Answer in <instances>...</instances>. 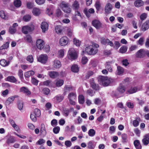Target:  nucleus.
Wrapping results in <instances>:
<instances>
[{"instance_id": "nucleus-1", "label": "nucleus", "mask_w": 149, "mask_h": 149, "mask_svg": "<svg viewBox=\"0 0 149 149\" xmlns=\"http://www.w3.org/2000/svg\"><path fill=\"white\" fill-rule=\"evenodd\" d=\"M98 47L97 44L93 43L86 47L85 51L89 55H94L97 52Z\"/></svg>"}, {"instance_id": "nucleus-2", "label": "nucleus", "mask_w": 149, "mask_h": 149, "mask_svg": "<svg viewBox=\"0 0 149 149\" xmlns=\"http://www.w3.org/2000/svg\"><path fill=\"white\" fill-rule=\"evenodd\" d=\"M98 81L104 86H107L113 81V79L109 78L107 77L100 76L97 78Z\"/></svg>"}, {"instance_id": "nucleus-3", "label": "nucleus", "mask_w": 149, "mask_h": 149, "mask_svg": "<svg viewBox=\"0 0 149 149\" xmlns=\"http://www.w3.org/2000/svg\"><path fill=\"white\" fill-rule=\"evenodd\" d=\"M68 58L71 60H75L77 58V54L73 48L70 49L68 52Z\"/></svg>"}, {"instance_id": "nucleus-4", "label": "nucleus", "mask_w": 149, "mask_h": 149, "mask_svg": "<svg viewBox=\"0 0 149 149\" xmlns=\"http://www.w3.org/2000/svg\"><path fill=\"white\" fill-rule=\"evenodd\" d=\"M34 29V26L33 24L30 26H23L22 28V31L25 34L28 33L29 31H31Z\"/></svg>"}, {"instance_id": "nucleus-5", "label": "nucleus", "mask_w": 149, "mask_h": 149, "mask_svg": "<svg viewBox=\"0 0 149 149\" xmlns=\"http://www.w3.org/2000/svg\"><path fill=\"white\" fill-rule=\"evenodd\" d=\"M48 60V56L46 54H41L38 58V60L39 62L43 64L47 62Z\"/></svg>"}, {"instance_id": "nucleus-6", "label": "nucleus", "mask_w": 149, "mask_h": 149, "mask_svg": "<svg viewBox=\"0 0 149 149\" xmlns=\"http://www.w3.org/2000/svg\"><path fill=\"white\" fill-rule=\"evenodd\" d=\"M113 8L112 5L110 3H107L104 7V11L106 13L109 14L111 13Z\"/></svg>"}, {"instance_id": "nucleus-7", "label": "nucleus", "mask_w": 149, "mask_h": 149, "mask_svg": "<svg viewBox=\"0 0 149 149\" xmlns=\"http://www.w3.org/2000/svg\"><path fill=\"white\" fill-rule=\"evenodd\" d=\"M44 42L42 40L39 39L36 41V45L38 49L41 50L44 47Z\"/></svg>"}, {"instance_id": "nucleus-8", "label": "nucleus", "mask_w": 149, "mask_h": 149, "mask_svg": "<svg viewBox=\"0 0 149 149\" xmlns=\"http://www.w3.org/2000/svg\"><path fill=\"white\" fill-rule=\"evenodd\" d=\"M146 54V52L145 50L141 49L139 50L136 53V56L138 58H143Z\"/></svg>"}, {"instance_id": "nucleus-9", "label": "nucleus", "mask_w": 149, "mask_h": 149, "mask_svg": "<svg viewBox=\"0 0 149 149\" xmlns=\"http://www.w3.org/2000/svg\"><path fill=\"white\" fill-rule=\"evenodd\" d=\"M68 42V38L66 36L62 37L60 40V44L62 46H64L67 45Z\"/></svg>"}, {"instance_id": "nucleus-10", "label": "nucleus", "mask_w": 149, "mask_h": 149, "mask_svg": "<svg viewBox=\"0 0 149 149\" xmlns=\"http://www.w3.org/2000/svg\"><path fill=\"white\" fill-rule=\"evenodd\" d=\"M92 24L96 29H98L102 26V24L98 20H94L92 21Z\"/></svg>"}, {"instance_id": "nucleus-11", "label": "nucleus", "mask_w": 149, "mask_h": 149, "mask_svg": "<svg viewBox=\"0 0 149 149\" xmlns=\"http://www.w3.org/2000/svg\"><path fill=\"white\" fill-rule=\"evenodd\" d=\"M149 28V20H147L142 24L141 29L142 31H144Z\"/></svg>"}, {"instance_id": "nucleus-12", "label": "nucleus", "mask_w": 149, "mask_h": 149, "mask_svg": "<svg viewBox=\"0 0 149 149\" xmlns=\"http://www.w3.org/2000/svg\"><path fill=\"white\" fill-rule=\"evenodd\" d=\"M41 27L42 32L45 33L48 29V24L46 22H43L41 24Z\"/></svg>"}, {"instance_id": "nucleus-13", "label": "nucleus", "mask_w": 149, "mask_h": 149, "mask_svg": "<svg viewBox=\"0 0 149 149\" xmlns=\"http://www.w3.org/2000/svg\"><path fill=\"white\" fill-rule=\"evenodd\" d=\"M53 66L54 68H59L61 66V64L60 62L58 60H55L53 63Z\"/></svg>"}, {"instance_id": "nucleus-14", "label": "nucleus", "mask_w": 149, "mask_h": 149, "mask_svg": "<svg viewBox=\"0 0 149 149\" xmlns=\"http://www.w3.org/2000/svg\"><path fill=\"white\" fill-rule=\"evenodd\" d=\"M84 12L86 15L88 17L90 16V13H93L95 12V11L94 9L92 8L88 10L87 9H85Z\"/></svg>"}, {"instance_id": "nucleus-15", "label": "nucleus", "mask_w": 149, "mask_h": 149, "mask_svg": "<svg viewBox=\"0 0 149 149\" xmlns=\"http://www.w3.org/2000/svg\"><path fill=\"white\" fill-rule=\"evenodd\" d=\"M19 91L27 95H29L31 94V92L29 91L28 88L25 87H21Z\"/></svg>"}, {"instance_id": "nucleus-16", "label": "nucleus", "mask_w": 149, "mask_h": 149, "mask_svg": "<svg viewBox=\"0 0 149 149\" xmlns=\"http://www.w3.org/2000/svg\"><path fill=\"white\" fill-rule=\"evenodd\" d=\"M48 74L50 77L53 78H56L59 75V73L57 72L54 71L49 72Z\"/></svg>"}, {"instance_id": "nucleus-17", "label": "nucleus", "mask_w": 149, "mask_h": 149, "mask_svg": "<svg viewBox=\"0 0 149 149\" xmlns=\"http://www.w3.org/2000/svg\"><path fill=\"white\" fill-rule=\"evenodd\" d=\"M17 97H18V95H15L8 98L6 101V103L7 104H10L12 103L15 100V98Z\"/></svg>"}, {"instance_id": "nucleus-18", "label": "nucleus", "mask_w": 149, "mask_h": 149, "mask_svg": "<svg viewBox=\"0 0 149 149\" xmlns=\"http://www.w3.org/2000/svg\"><path fill=\"white\" fill-rule=\"evenodd\" d=\"M40 132L41 135L45 136L47 134L45 127L44 124H42L41 125V128L40 130Z\"/></svg>"}, {"instance_id": "nucleus-19", "label": "nucleus", "mask_w": 149, "mask_h": 149, "mask_svg": "<svg viewBox=\"0 0 149 149\" xmlns=\"http://www.w3.org/2000/svg\"><path fill=\"white\" fill-rule=\"evenodd\" d=\"M92 88L95 90H98L100 89V87L98 85L96 84L94 80H93L91 83Z\"/></svg>"}, {"instance_id": "nucleus-20", "label": "nucleus", "mask_w": 149, "mask_h": 149, "mask_svg": "<svg viewBox=\"0 0 149 149\" xmlns=\"http://www.w3.org/2000/svg\"><path fill=\"white\" fill-rule=\"evenodd\" d=\"M126 88L125 87L120 84L117 88V90L120 93L122 94L124 93L125 91Z\"/></svg>"}, {"instance_id": "nucleus-21", "label": "nucleus", "mask_w": 149, "mask_h": 149, "mask_svg": "<svg viewBox=\"0 0 149 149\" xmlns=\"http://www.w3.org/2000/svg\"><path fill=\"white\" fill-rule=\"evenodd\" d=\"M134 4L136 7H139L143 5L144 2L141 0H137L134 2Z\"/></svg>"}, {"instance_id": "nucleus-22", "label": "nucleus", "mask_w": 149, "mask_h": 149, "mask_svg": "<svg viewBox=\"0 0 149 149\" xmlns=\"http://www.w3.org/2000/svg\"><path fill=\"white\" fill-rule=\"evenodd\" d=\"M0 16L2 19L5 20L7 19L8 17V15L3 10L0 11Z\"/></svg>"}, {"instance_id": "nucleus-23", "label": "nucleus", "mask_w": 149, "mask_h": 149, "mask_svg": "<svg viewBox=\"0 0 149 149\" xmlns=\"http://www.w3.org/2000/svg\"><path fill=\"white\" fill-rule=\"evenodd\" d=\"M137 91V88L136 87H131L127 91V93L131 94L136 93Z\"/></svg>"}, {"instance_id": "nucleus-24", "label": "nucleus", "mask_w": 149, "mask_h": 149, "mask_svg": "<svg viewBox=\"0 0 149 149\" xmlns=\"http://www.w3.org/2000/svg\"><path fill=\"white\" fill-rule=\"evenodd\" d=\"M72 7L73 10H78L79 7V5L78 2L76 1H75L72 4Z\"/></svg>"}, {"instance_id": "nucleus-25", "label": "nucleus", "mask_w": 149, "mask_h": 149, "mask_svg": "<svg viewBox=\"0 0 149 149\" xmlns=\"http://www.w3.org/2000/svg\"><path fill=\"white\" fill-rule=\"evenodd\" d=\"M73 90V88L70 86L66 85L64 88V93L65 95L67 92Z\"/></svg>"}, {"instance_id": "nucleus-26", "label": "nucleus", "mask_w": 149, "mask_h": 149, "mask_svg": "<svg viewBox=\"0 0 149 149\" xmlns=\"http://www.w3.org/2000/svg\"><path fill=\"white\" fill-rule=\"evenodd\" d=\"M32 13L34 15L38 16L41 13V11L38 8H34L33 9Z\"/></svg>"}, {"instance_id": "nucleus-27", "label": "nucleus", "mask_w": 149, "mask_h": 149, "mask_svg": "<svg viewBox=\"0 0 149 149\" xmlns=\"http://www.w3.org/2000/svg\"><path fill=\"white\" fill-rule=\"evenodd\" d=\"M10 63L9 61H7L4 59H1L0 61V64L3 67L8 65Z\"/></svg>"}, {"instance_id": "nucleus-28", "label": "nucleus", "mask_w": 149, "mask_h": 149, "mask_svg": "<svg viewBox=\"0 0 149 149\" xmlns=\"http://www.w3.org/2000/svg\"><path fill=\"white\" fill-rule=\"evenodd\" d=\"M134 144L136 149H141V146L139 140H135L134 141Z\"/></svg>"}, {"instance_id": "nucleus-29", "label": "nucleus", "mask_w": 149, "mask_h": 149, "mask_svg": "<svg viewBox=\"0 0 149 149\" xmlns=\"http://www.w3.org/2000/svg\"><path fill=\"white\" fill-rule=\"evenodd\" d=\"M141 119L139 117H137L136 119L133 121V125L134 127L138 126L139 124V122L140 121Z\"/></svg>"}, {"instance_id": "nucleus-30", "label": "nucleus", "mask_w": 149, "mask_h": 149, "mask_svg": "<svg viewBox=\"0 0 149 149\" xmlns=\"http://www.w3.org/2000/svg\"><path fill=\"white\" fill-rule=\"evenodd\" d=\"M69 100H75L76 98V94L74 93L71 92L68 95Z\"/></svg>"}, {"instance_id": "nucleus-31", "label": "nucleus", "mask_w": 149, "mask_h": 149, "mask_svg": "<svg viewBox=\"0 0 149 149\" xmlns=\"http://www.w3.org/2000/svg\"><path fill=\"white\" fill-rule=\"evenodd\" d=\"M71 70L74 72H77L79 71V67L77 65H72L71 68Z\"/></svg>"}, {"instance_id": "nucleus-32", "label": "nucleus", "mask_w": 149, "mask_h": 149, "mask_svg": "<svg viewBox=\"0 0 149 149\" xmlns=\"http://www.w3.org/2000/svg\"><path fill=\"white\" fill-rule=\"evenodd\" d=\"M34 74V72L33 70H30L25 73L24 76L28 78Z\"/></svg>"}, {"instance_id": "nucleus-33", "label": "nucleus", "mask_w": 149, "mask_h": 149, "mask_svg": "<svg viewBox=\"0 0 149 149\" xmlns=\"http://www.w3.org/2000/svg\"><path fill=\"white\" fill-rule=\"evenodd\" d=\"M111 62H107L106 63V68L108 70L111 72H112L113 70L111 64Z\"/></svg>"}, {"instance_id": "nucleus-34", "label": "nucleus", "mask_w": 149, "mask_h": 149, "mask_svg": "<svg viewBox=\"0 0 149 149\" xmlns=\"http://www.w3.org/2000/svg\"><path fill=\"white\" fill-rule=\"evenodd\" d=\"M117 74L118 75H120L123 74L124 72L123 69L120 66L117 67Z\"/></svg>"}, {"instance_id": "nucleus-35", "label": "nucleus", "mask_w": 149, "mask_h": 149, "mask_svg": "<svg viewBox=\"0 0 149 149\" xmlns=\"http://www.w3.org/2000/svg\"><path fill=\"white\" fill-rule=\"evenodd\" d=\"M6 80L12 82H15L17 81L15 77L12 76L8 77L7 78Z\"/></svg>"}, {"instance_id": "nucleus-36", "label": "nucleus", "mask_w": 149, "mask_h": 149, "mask_svg": "<svg viewBox=\"0 0 149 149\" xmlns=\"http://www.w3.org/2000/svg\"><path fill=\"white\" fill-rule=\"evenodd\" d=\"M31 18V16L29 15H27L24 16L23 17V20L25 22L29 21Z\"/></svg>"}, {"instance_id": "nucleus-37", "label": "nucleus", "mask_w": 149, "mask_h": 149, "mask_svg": "<svg viewBox=\"0 0 149 149\" xmlns=\"http://www.w3.org/2000/svg\"><path fill=\"white\" fill-rule=\"evenodd\" d=\"M68 5V4L66 3L65 2H62L60 4V7L63 10L64 8H66V7Z\"/></svg>"}, {"instance_id": "nucleus-38", "label": "nucleus", "mask_w": 149, "mask_h": 149, "mask_svg": "<svg viewBox=\"0 0 149 149\" xmlns=\"http://www.w3.org/2000/svg\"><path fill=\"white\" fill-rule=\"evenodd\" d=\"M14 5L17 7H20L21 5V1L20 0H15L14 2Z\"/></svg>"}, {"instance_id": "nucleus-39", "label": "nucleus", "mask_w": 149, "mask_h": 149, "mask_svg": "<svg viewBox=\"0 0 149 149\" xmlns=\"http://www.w3.org/2000/svg\"><path fill=\"white\" fill-rule=\"evenodd\" d=\"M9 42H6L5 44L3 45L0 47V50H2L8 48L9 47Z\"/></svg>"}, {"instance_id": "nucleus-40", "label": "nucleus", "mask_w": 149, "mask_h": 149, "mask_svg": "<svg viewBox=\"0 0 149 149\" xmlns=\"http://www.w3.org/2000/svg\"><path fill=\"white\" fill-rule=\"evenodd\" d=\"M84 97L83 95H79V103L83 104L84 102Z\"/></svg>"}, {"instance_id": "nucleus-41", "label": "nucleus", "mask_w": 149, "mask_h": 149, "mask_svg": "<svg viewBox=\"0 0 149 149\" xmlns=\"http://www.w3.org/2000/svg\"><path fill=\"white\" fill-rule=\"evenodd\" d=\"M95 134V131L93 129H90L88 132V134L90 136H93Z\"/></svg>"}, {"instance_id": "nucleus-42", "label": "nucleus", "mask_w": 149, "mask_h": 149, "mask_svg": "<svg viewBox=\"0 0 149 149\" xmlns=\"http://www.w3.org/2000/svg\"><path fill=\"white\" fill-rule=\"evenodd\" d=\"M23 103L20 101H19L18 102V107L20 110H22L23 108Z\"/></svg>"}, {"instance_id": "nucleus-43", "label": "nucleus", "mask_w": 149, "mask_h": 149, "mask_svg": "<svg viewBox=\"0 0 149 149\" xmlns=\"http://www.w3.org/2000/svg\"><path fill=\"white\" fill-rule=\"evenodd\" d=\"M95 6L97 10H99L101 7V3L99 0H97L95 4Z\"/></svg>"}, {"instance_id": "nucleus-44", "label": "nucleus", "mask_w": 149, "mask_h": 149, "mask_svg": "<svg viewBox=\"0 0 149 149\" xmlns=\"http://www.w3.org/2000/svg\"><path fill=\"white\" fill-rule=\"evenodd\" d=\"M33 113L37 117L40 116L41 114L40 110L38 109H35L34 112Z\"/></svg>"}, {"instance_id": "nucleus-45", "label": "nucleus", "mask_w": 149, "mask_h": 149, "mask_svg": "<svg viewBox=\"0 0 149 149\" xmlns=\"http://www.w3.org/2000/svg\"><path fill=\"white\" fill-rule=\"evenodd\" d=\"M64 51L63 49L59 50L58 52V56L59 58H62L64 55Z\"/></svg>"}, {"instance_id": "nucleus-46", "label": "nucleus", "mask_w": 149, "mask_h": 149, "mask_svg": "<svg viewBox=\"0 0 149 149\" xmlns=\"http://www.w3.org/2000/svg\"><path fill=\"white\" fill-rule=\"evenodd\" d=\"M25 40L28 42H32V38L29 35H27L25 37Z\"/></svg>"}, {"instance_id": "nucleus-47", "label": "nucleus", "mask_w": 149, "mask_h": 149, "mask_svg": "<svg viewBox=\"0 0 149 149\" xmlns=\"http://www.w3.org/2000/svg\"><path fill=\"white\" fill-rule=\"evenodd\" d=\"M127 47L125 46H124L121 47L119 50L121 53H125L127 51Z\"/></svg>"}, {"instance_id": "nucleus-48", "label": "nucleus", "mask_w": 149, "mask_h": 149, "mask_svg": "<svg viewBox=\"0 0 149 149\" xmlns=\"http://www.w3.org/2000/svg\"><path fill=\"white\" fill-rule=\"evenodd\" d=\"M55 98L57 102H61L63 99V97L62 96H57L55 97Z\"/></svg>"}, {"instance_id": "nucleus-49", "label": "nucleus", "mask_w": 149, "mask_h": 149, "mask_svg": "<svg viewBox=\"0 0 149 149\" xmlns=\"http://www.w3.org/2000/svg\"><path fill=\"white\" fill-rule=\"evenodd\" d=\"M45 141L43 139H39L36 143V145H41L45 143Z\"/></svg>"}, {"instance_id": "nucleus-50", "label": "nucleus", "mask_w": 149, "mask_h": 149, "mask_svg": "<svg viewBox=\"0 0 149 149\" xmlns=\"http://www.w3.org/2000/svg\"><path fill=\"white\" fill-rule=\"evenodd\" d=\"M147 16V15L146 13H142L140 16V19L142 21L145 20Z\"/></svg>"}, {"instance_id": "nucleus-51", "label": "nucleus", "mask_w": 149, "mask_h": 149, "mask_svg": "<svg viewBox=\"0 0 149 149\" xmlns=\"http://www.w3.org/2000/svg\"><path fill=\"white\" fill-rule=\"evenodd\" d=\"M63 84V81L62 80H59L57 81L56 85L57 86H62Z\"/></svg>"}, {"instance_id": "nucleus-52", "label": "nucleus", "mask_w": 149, "mask_h": 149, "mask_svg": "<svg viewBox=\"0 0 149 149\" xmlns=\"http://www.w3.org/2000/svg\"><path fill=\"white\" fill-rule=\"evenodd\" d=\"M16 31V29L15 28L10 27L9 29V32L12 34L14 33Z\"/></svg>"}, {"instance_id": "nucleus-53", "label": "nucleus", "mask_w": 149, "mask_h": 149, "mask_svg": "<svg viewBox=\"0 0 149 149\" xmlns=\"http://www.w3.org/2000/svg\"><path fill=\"white\" fill-rule=\"evenodd\" d=\"M50 90L49 89L47 88H44L43 90V92L45 95H47L49 94L50 93Z\"/></svg>"}, {"instance_id": "nucleus-54", "label": "nucleus", "mask_w": 149, "mask_h": 149, "mask_svg": "<svg viewBox=\"0 0 149 149\" xmlns=\"http://www.w3.org/2000/svg\"><path fill=\"white\" fill-rule=\"evenodd\" d=\"M33 113L31 114L30 118L34 122H36L37 120V117Z\"/></svg>"}, {"instance_id": "nucleus-55", "label": "nucleus", "mask_w": 149, "mask_h": 149, "mask_svg": "<svg viewBox=\"0 0 149 149\" xmlns=\"http://www.w3.org/2000/svg\"><path fill=\"white\" fill-rule=\"evenodd\" d=\"M60 130V127L58 126H57L54 128L53 129V131L55 134L58 133Z\"/></svg>"}, {"instance_id": "nucleus-56", "label": "nucleus", "mask_w": 149, "mask_h": 149, "mask_svg": "<svg viewBox=\"0 0 149 149\" xmlns=\"http://www.w3.org/2000/svg\"><path fill=\"white\" fill-rule=\"evenodd\" d=\"M27 60L30 63H32L33 61V58L31 55H30L28 56L27 57Z\"/></svg>"}, {"instance_id": "nucleus-57", "label": "nucleus", "mask_w": 149, "mask_h": 149, "mask_svg": "<svg viewBox=\"0 0 149 149\" xmlns=\"http://www.w3.org/2000/svg\"><path fill=\"white\" fill-rule=\"evenodd\" d=\"M88 61L87 57L84 56L82 57L81 60V63L83 64H85Z\"/></svg>"}, {"instance_id": "nucleus-58", "label": "nucleus", "mask_w": 149, "mask_h": 149, "mask_svg": "<svg viewBox=\"0 0 149 149\" xmlns=\"http://www.w3.org/2000/svg\"><path fill=\"white\" fill-rule=\"evenodd\" d=\"M74 44L77 46H79L80 45V42L79 40L74 39Z\"/></svg>"}, {"instance_id": "nucleus-59", "label": "nucleus", "mask_w": 149, "mask_h": 149, "mask_svg": "<svg viewBox=\"0 0 149 149\" xmlns=\"http://www.w3.org/2000/svg\"><path fill=\"white\" fill-rule=\"evenodd\" d=\"M88 147L89 149H93L94 148V146L93 145L92 142L90 141L88 143Z\"/></svg>"}, {"instance_id": "nucleus-60", "label": "nucleus", "mask_w": 149, "mask_h": 149, "mask_svg": "<svg viewBox=\"0 0 149 149\" xmlns=\"http://www.w3.org/2000/svg\"><path fill=\"white\" fill-rule=\"evenodd\" d=\"M121 137L123 140V141L124 142H126L127 138V135L125 134H122Z\"/></svg>"}, {"instance_id": "nucleus-61", "label": "nucleus", "mask_w": 149, "mask_h": 149, "mask_svg": "<svg viewBox=\"0 0 149 149\" xmlns=\"http://www.w3.org/2000/svg\"><path fill=\"white\" fill-rule=\"evenodd\" d=\"M71 9L69 7V5L66 7V8H64L63 10L65 12L67 13H70L71 12Z\"/></svg>"}, {"instance_id": "nucleus-62", "label": "nucleus", "mask_w": 149, "mask_h": 149, "mask_svg": "<svg viewBox=\"0 0 149 149\" xmlns=\"http://www.w3.org/2000/svg\"><path fill=\"white\" fill-rule=\"evenodd\" d=\"M65 145L67 147H70L72 145L71 142L70 141H66L65 142Z\"/></svg>"}, {"instance_id": "nucleus-63", "label": "nucleus", "mask_w": 149, "mask_h": 149, "mask_svg": "<svg viewBox=\"0 0 149 149\" xmlns=\"http://www.w3.org/2000/svg\"><path fill=\"white\" fill-rule=\"evenodd\" d=\"M31 81L32 84L35 85H38V81L34 78L32 79Z\"/></svg>"}, {"instance_id": "nucleus-64", "label": "nucleus", "mask_w": 149, "mask_h": 149, "mask_svg": "<svg viewBox=\"0 0 149 149\" xmlns=\"http://www.w3.org/2000/svg\"><path fill=\"white\" fill-rule=\"evenodd\" d=\"M87 94L91 96H93L94 94L93 91L91 89H89L87 90Z\"/></svg>"}]
</instances>
